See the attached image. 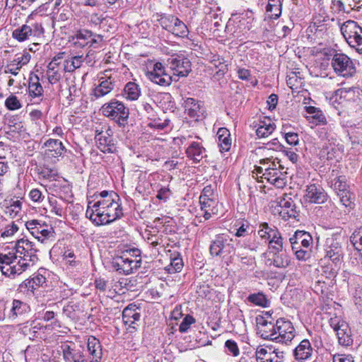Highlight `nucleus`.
Masks as SVG:
<instances>
[{"mask_svg":"<svg viewBox=\"0 0 362 362\" xmlns=\"http://www.w3.org/2000/svg\"><path fill=\"white\" fill-rule=\"evenodd\" d=\"M91 204V202L88 203L86 215L96 225L109 223L122 214L120 205L114 197L99 200L93 205Z\"/></svg>","mask_w":362,"mask_h":362,"instance_id":"1","label":"nucleus"},{"mask_svg":"<svg viewBox=\"0 0 362 362\" xmlns=\"http://www.w3.org/2000/svg\"><path fill=\"white\" fill-rule=\"evenodd\" d=\"M341 32L352 47L362 53V28L353 21H348L341 26Z\"/></svg>","mask_w":362,"mask_h":362,"instance_id":"2","label":"nucleus"},{"mask_svg":"<svg viewBox=\"0 0 362 362\" xmlns=\"http://www.w3.org/2000/svg\"><path fill=\"white\" fill-rule=\"evenodd\" d=\"M103 114L115 119L120 122V121H125L129 117V110L124 105L116 100H112L108 103L104 104L101 107Z\"/></svg>","mask_w":362,"mask_h":362,"instance_id":"3","label":"nucleus"},{"mask_svg":"<svg viewBox=\"0 0 362 362\" xmlns=\"http://www.w3.org/2000/svg\"><path fill=\"white\" fill-rule=\"evenodd\" d=\"M334 71L342 76H351L355 70L351 60L344 54H336L332 59Z\"/></svg>","mask_w":362,"mask_h":362,"instance_id":"4","label":"nucleus"},{"mask_svg":"<svg viewBox=\"0 0 362 362\" xmlns=\"http://www.w3.org/2000/svg\"><path fill=\"white\" fill-rule=\"evenodd\" d=\"M330 326L336 332L340 344L348 346L352 342V339L351 338V329L345 321L335 317L334 318H331Z\"/></svg>","mask_w":362,"mask_h":362,"instance_id":"5","label":"nucleus"},{"mask_svg":"<svg viewBox=\"0 0 362 362\" xmlns=\"http://www.w3.org/2000/svg\"><path fill=\"white\" fill-rule=\"evenodd\" d=\"M167 62L177 76H187L191 71V63L184 57L173 55Z\"/></svg>","mask_w":362,"mask_h":362,"instance_id":"6","label":"nucleus"},{"mask_svg":"<svg viewBox=\"0 0 362 362\" xmlns=\"http://www.w3.org/2000/svg\"><path fill=\"white\" fill-rule=\"evenodd\" d=\"M146 76L151 81L160 86H169L173 80L170 75L165 73L161 63L155 64L153 71L147 72Z\"/></svg>","mask_w":362,"mask_h":362,"instance_id":"7","label":"nucleus"},{"mask_svg":"<svg viewBox=\"0 0 362 362\" xmlns=\"http://www.w3.org/2000/svg\"><path fill=\"white\" fill-rule=\"evenodd\" d=\"M275 328L277 332L276 340L286 343L291 341L294 337V328L289 321H285L281 319L276 322Z\"/></svg>","mask_w":362,"mask_h":362,"instance_id":"8","label":"nucleus"},{"mask_svg":"<svg viewBox=\"0 0 362 362\" xmlns=\"http://www.w3.org/2000/svg\"><path fill=\"white\" fill-rule=\"evenodd\" d=\"M63 356L68 362H84L82 347L72 344H65L62 346Z\"/></svg>","mask_w":362,"mask_h":362,"instance_id":"9","label":"nucleus"},{"mask_svg":"<svg viewBox=\"0 0 362 362\" xmlns=\"http://www.w3.org/2000/svg\"><path fill=\"white\" fill-rule=\"evenodd\" d=\"M327 194L324 189L315 185L308 186L304 196L306 202L318 204L324 203L327 200Z\"/></svg>","mask_w":362,"mask_h":362,"instance_id":"10","label":"nucleus"},{"mask_svg":"<svg viewBox=\"0 0 362 362\" xmlns=\"http://www.w3.org/2000/svg\"><path fill=\"white\" fill-rule=\"evenodd\" d=\"M128 254H130V252L127 251L126 253L117 259L116 262L118 266L117 269L122 270V272L126 274L131 273L134 269L139 267L141 264L140 259H130L128 257Z\"/></svg>","mask_w":362,"mask_h":362,"instance_id":"11","label":"nucleus"},{"mask_svg":"<svg viewBox=\"0 0 362 362\" xmlns=\"http://www.w3.org/2000/svg\"><path fill=\"white\" fill-rule=\"evenodd\" d=\"M16 259V255L13 253L0 254V270L4 275L10 276L16 274V269L13 264Z\"/></svg>","mask_w":362,"mask_h":362,"instance_id":"12","label":"nucleus"},{"mask_svg":"<svg viewBox=\"0 0 362 362\" xmlns=\"http://www.w3.org/2000/svg\"><path fill=\"white\" fill-rule=\"evenodd\" d=\"M292 250L299 249L300 245L303 248H308L313 242L311 235L305 231H296L289 239Z\"/></svg>","mask_w":362,"mask_h":362,"instance_id":"13","label":"nucleus"},{"mask_svg":"<svg viewBox=\"0 0 362 362\" xmlns=\"http://www.w3.org/2000/svg\"><path fill=\"white\" fill-rule=\"evenodd\" d=\"M45 154L48 158H57L61 156L65 151L62 141L57 139H49L45 144Z\"/></svg>","mask_w":362,"mask_h":362,"instance_id":"14","label":"nucleus"},{"mask_svg":"<svg viewBox=\"0 0 362 362\" xmlns=\"http://www.w3.org/2000/svg\"><path fill=\"white\" fill-rule=\"evenodd\" d=\"M16 251L17 254L23 255L24 258L29 257L31 261L32 258L35 257L37 250L34 247L32 242L22 238L17 241Z\"/></svg>","mask_w":362,"mask_h":362,"instance_id":"15","label":"nucleus"},{"mask_svg":"<svg viewBox=\"0 0 362 362\" xmlns=\"http://www.w3.org/2000/svg\"><path fill=\"white\" fill-rule=\"evenodd\" d=\"M327 257H329L333 262L337 264L340 261L341 256V248L333 237L327 238Z\"/></svg>","mask_w":362,"mask_h":362,"instance_id":"16","label":"nucleus"},{"mask_svg":"<svg viewBox=\"0 0 362 362\" xmlns=\"http://www.w3.org/2000/svg\"><path fill=\"white\" fill-rule=\"evenodd\" d=\"M100 81L99 85L93 90V95L96 98L105 96L114 88V80L111 76L105 75L100 78Z\"/></svg>","mask_w":362,"mask_h":362,"instance_id":"17","label":"nucleus"},{"mask_svg":"<svg viewBox=\"0 0 362 362\" xmlns=\"http://www.w3.org/2000/svg\"><path fill=\"white\" fill-rule=\"evenodd\" d=\"M30 310L29 305L19 300H13L12 306L8 311V317L11 321H14L18 317Z\"/></svg>","mask_w":362,"mask_h":362,"instance_id":"18","label":"nucleus"},{"mask_svg":"<svg viewBox=\"0 0 362 362\" xmlns=\"http://www.w3.org/2000/svg\"><path fill=\"white\" fill-rule=\"evenodd\" d=\"M186 153L189 158L196 163L199 162L206 156L205 148L200 143L196 141L192 142L189 145L186 150Z\"/></svg>","mask_w":362,"mask_h":362,"instance_id":"19","label":"nucleus"},{"mask_svg":"<svg viewBox=\"0 0 362 362\" xmlns=\"http://www.w3.org/2000/svg\"><path fill=\"white\" fill-rule=\"evenodd\" d=\"M202 211H204L205 220H208L212 215H217L219 211V204L214 199H207L200 201Z\"/></svg>","mask_w":362,"mask_h":362,"instance_id":"20","label":"nucleus"},{"mask_svg":"<svg viewBox=\"0 0 362 362\" xmlns=\"http://www.w3.org/2000/svg\"><path fill=\"white\" fill-rule=\"evenodd\" d=\"M139 308L136 305L130 304L125 308L122 312V318L125 324L132 326L140 317V313L138 311Z\"/></svg>","mask_w":362,"mask_h":362,"instance_id":"21","label":"nucleus"},{"mask_svg":"<svg viewBox=\"0 0 362 362\" xmlns=\"http://www.w3.org/2000/svg\"><path fill=\"white\" fill-rule=\"evenodd\" d=\"M98 147L101 151L112 152L113 150L114 144H112V138L107 135V132H100L95 136Z\"/></svg>","mask_w":362,"mask_h":362,"instance_id":"22","label":"nucleus"},{"mask_svg":"<svg viewBox=\"0 0 362 362\" xmlns=\"http://www.w3.org/2000/svg\"><path fill=\"white\" fill-rule=\"evenodd\" d=\"M258 332L264 339L276 340L277 332L272 322H264L258 328Z\"/></svg>","mask_w":362,"mask_h":362,"instance_id":"23","label":"nucleus"},{"mask_svg":"<svg viewBox=\"0 0 362 362\" xmlns=\"http://www.w3.org/2000/svg\"><path fill=\"white\" fill-rule=\"evenodd\" d=\"M313 353V349L308 340H303L295 349V356L297 360H305Z\"/></svg>","mask_w":362,"mask_h":362,"instance_id":"24","label":"nucleus"},{"mask_svg":"<svg viewBox=\"0 0 362 362\" xmlns=\"http://www.w3.org/2000/svg\"><path fill=\"white\" fill-rule=\"evenodd\" d=\"M165 26L166 29L171 31L175 35H185L187 33L186 25L178 18L173 16L170 18V24L166 25Z\"/></svg>","mask_w":362,"mask_h":362,"instance_id":"25","label":"nucleus"},{"mask_svg":"<svg viewBox=\"0 0 362 362\" xmlns=\"http://www.w3.org/2000/svg\"><path fill=\"white\" fill-rule=\"evenodd\" d=\"M88 349L93 356V359L90 362H99V359H100L102 356V350L99 341L95 337L88 339Z\"/></svg>","mask_w":362,"mask_h":362,"instance_id":"26","label":"nucleus"},{"mask_svg":"<svg viewBox=\"0 0 362 362\" xmlns=\"http://www.w3.org/2000/svg\"><path fill=\"white\" fill-rule=\"evenodd\" d=\"M275 129V124L269 119L262 121L256 130L257 136L259 138H265L270 135Z\"/></svg>","mask_w":362,"mask_h":362,"instance_id":"27","label":"nucleus"},{"mask_svg":"<svg viewBox=\"0 0 362 362\" xmlns=\"http://www.w3.org/2000/svg\"><path fill=\"white\" fill-rule=\"evenodd\" d=\"M273 259L270 264L278 268H285L290 264V258L285 251L272 253Z\"/></svg>","mask_w":362,"mask_h":362,"instance_id":"28","label":"nucleus"},{"mask_svg":"<svg viewBox=\"0 0 362 362\" xmlns=\"http://www.w3.org/2000/svg\"><path fill=\"white\" fill-rule=\"evenodd\" d=\"M184 106L185 111L191 117H199L201 113V106L196 103L193 98H188L185 100Z\"/></svg>","mask_w":362,"mask_h":362,"instance_id":"29","label":"nucleus"},{"mask_svg":"<svg viewBox=\"0 0 362 362\" xmlns=\"http://www.w3.org/2000/svg\"><path fill=\"white\" fill-rule=\"evenodd\" d=\"M33 34L32 28L28 25H23L21 28H16L12 33L13 38L19 42L28 40Z\"/></svg>","mask_w":362,"mask_h":362,"instance_id":"30","label":"nucleus"},{"mask_svg":"<svg viewBox=\"0 0 362 362\" xmlns=\"http://www.w3.org/2000/svg\"><path fill=\"white\" fill-rule=\"evenodd\" d=\"M277 206L285 211L284 214H287L290 216L293 215L291 212L293 211L295 204L289 196L284 194V197L279 198Z\"/></svg>","mask_w":362,"mask_h":362,"instance_id":"31","label":"nucleus"},{"mask_svg":"<svg viewBox=\"0 0 362 362\" xmlns=\"http://www.w3.org/2000/svg\"><path fill=\"white\" fill-rule=\"evenodd\" d=\"M259 163L264 168V173H269V171L272 170V169L276 167L285 169V167L281 164V160L278 158H266L260 160Z\"/></svg>","mask_w":362,"mask_h":362,"instance_id":"32","label":"nucleus"},{"mask_svg":"<svg viewBox=\"0 0 362 362\" xmlns=\"http://www.w3.org/2000/svg\"><path fill=\"white\" fill-rule=\"evenodd\" d=\"M260 229L258 230V235L263 240H271L272 238H276L279 235V232L270 228L268 224L264 223L261 224Z\"/></svg>","mask_w":362,"mask_h":362,"instance_id":"33","label":"nucleus"},{"mask_svg":"<svg viewBox=\"0 0 362 362\" xmlns=\"http://www.w3.org/2000/svg\"><path fill=\"white\" fill-rule=\"evenodd\" d=\"M57 64L54 62H49L47 66V78L50 83H57L61 78V74L58 72Z\"/></svg>","mask_w":362,"mask_h":362,"instance_id":"34","label":"nucleus"},{"mask_svg":"<svg viewBox=\"0 0 362 362\" xmlns=\"http://www.w3.org/2000/svg\"><path fill=\"white\" fill-rule=\"evenodd\" d=\"M124 92L126 98L132 100H136L140 95L138 86L133 82H129L126 85Z\"/></svg>","mask_w":362,"mask_h":362,"instance_id":"35","label":"nucleus"},{"mask_svg":"<svg viewBox=\"0 0 362 362\" xmlns=\"http://www.w3.org/2000/svg\"><path fill=\"white\" fill-rule=\"evenodd\" d=\"M267 11L272 13L271 18H277L281 12V4L280 0H269L267 6Z\"/></svg>","mask_w":362,"mask_h":362,"instance_id":"36","label":"nucleus"},{"mask_svg":"<svg viewBox=\"0 0 362 362\" xmlns=\"http://www.w3.org/2000/svg\"><path fill=\"white\" fill-rule=\"evenodd\" d=\"M227 241L226 239H224L223 237L219 236L218 237L211 245L210 247V252L214 255H219L221 252L223 250L225 247L224 243Z\"/></svg>","mask_w":362,"mask_h":362,"instance_id":"37","label":"nucleus"},{"mask_svg":"<svg viewBox=\"0 0 362 362\" xmlns=\"http://www.w3.org/2000/svg\"><path fill=\"white\" fill-rule=\"evenodd\" d=\"M287 174L286 169H282L281 168H274L272 169V170L269 171V173H264L262 175L260 176V178L265 179L267 181L272 180V178H277L281 176L286 175Z\"/></svg>","mask_w":362,"mask_h":362,"instance_id":"38","label":"nucleus"},{"mask_svg":"<svg viewBox=\"0 0 362 362\" xmlns=\"http://www.w3.org/2000/svg\"><path fill=\"white\" fill-rule=\"evenodd\" d=\"M51 228H48V227L46 226L45 228V226L39 223V226H37L34 230H32V235L42 242L44 238L48 237L51 233Z\"/></svg>","mask_w":362,"mask_h":362,"instance_id":"39","label":"nucleus"},{"mask_svg":"<svg viewBox=\"0 0 362 362\" xmlns=\"http://www.w3.org/2000/svg\"><path fill=\"white\" fill-rule=\"evenodd\" d=\"M35 81L33 78L30 79V82L29 84V93L30 95L37 97L42 94L43 89L42 86L39 83L38 77L35 76Z\"/></svg>","mask_w":362,"mask_h":362,"instance_id":"40","label":"nucleus"},{"mask_svg":"<svg viewBox=\"0 0 362 362\" xmlns=\"http://www.w3.org/2000/svg\"><path fill=\"white\" fill-rule=\"evenodd\" d=\"M269 253H275L283 251L282 239L280 235H276V238H272L269 242Z\"/></svg>","mask_w":362,"mask_h":362,"instance_id":"41","label":"nucleus"},{"mask_svg":"<svg viewBox=\"0 0 362 362\" xmlns=\"http://www.w3.org/2000/svg\"><path fill=\"white\" fill-rule=\"evenodd\" d=\"M22 332L30 339H34L35 337H37L38 332L37 327L34 325V322L25 324L22 328Z\"/></svg>","mask_w":362,"mask_h":362,"instance_id":"42","label":"nucleus"},{"mask_svg":"<svg viewBox=\"0 0 362 362\" xmlns=\"http://www.w3.org/2000/svg\"><path fill=\"white\" fill-rule=\"evenodd\" d=\"M248 300L256 305L267 307V299L262 293L257 294H252L250 295L247 298Z\"/></svg>","mask_w":362,"mask_h":362,"instance_id":"43","label":"nucleus"},{"mask_svg":"<svg viewBox=\"0 0 362 362\" xmlns=\"http://www.w3.org/2000/svg\"><path fill=\"white\" fill-rule=\"evenodd\" d=\"M211 68L218 69L217 74L221 73V74H223L228 70V65L225 63L224 59L219 57H214L211 60Z\"/></svg>","mask_w":362,"mask_h":362,"instance_id":"44","label":"nucleus"},{"mask_svg":"<svg viewBox=\"0 0 362 362\" xmlns=\"http://www.w3.org/2000/svg\"><path fill=\"white\" fill-rule=\"evenodd\" d=\"M350 241L358 250H362V229L355 230L350 237Z\"/></svg>","mask_w":362,"mask_h":362,"instance_id":"45","label":"nucleus"},{"mask_svg":"<svg viewBox=\"0 0 362 362\" xmlns=\"http://www.w3.org/2000/svg\"><path fill=\"white\" fill-rule=\"evenodd\" d=\"M21 209V203L19 201L15 202L10 206L6 208V213L9 215L11 218L16 217Z\"/></svg>","mask_w":362,"mask_h":362,"instance_id":"46","label":"nucleus"},{"mask_svg":"<svg viewBox=\"0 0 362 362\" xmlns=\"http://www.w3.org/2000/svg\"><path fill=\"white\" fill-rule=\"evenodd\" d=\"M333 186L337 194L344 192V191H348L344 177H338L333 183Z\"/></svg>","mask_w":362,"mask_h":362,"instance_id":"47","label":"nucleus"},{"mask_svg":"<svg viewBox=\"0 0 362 362\" xmlns=\"http://www.w3.org/2000/svg\"><path fill=\"white\" fill-rule=\"evenodd\" d=\"M339 3L340 9L347 13L358 7L355 0H344V1H339Z\"/></svg>","mask_w":362,"mask_h":362,"instance_id":"48","label":"nucleus"},{"mask_svg":"<svg viewBox=\"0 0 362 362\" xmlns=\"http://www.w3.org/2000/svg\"><path fill=\"white\" fill-rule=\"evenodd\" d=\"M18 230V226L12 222L11 225H8L6 227L4 232L1 233V237L3 238H9L13 236Z\"/></svg>","mask_w":362,"mask_h":362,"instance_id":"49","label":"nucleus"},{"mask_svg":"<svg viewBox=\"0 0 362 362\" xmlns=\"http://www.w3.org/2000/svg\"><path fill=\"white\" fill-rule=\"evenodd\" d=\"M338 196L340 197L341 202L345 206H351V194L349 191H344V192L338 193Z\"/></svg>","mask_w":362,"mask_h":362,"instance_id":"50","label":"nucleus"},{"mask_svg":"<svg viewBox=\"0 0 362 362\" xmlns=\"http://www.w3.org/2000/svg\"><path fill=\"white\" fill-rule=\"evenodd\" d=\"M317 272L321 273L322 277L317 280V283L320 284H325V281L323 279V276H325V279H329L332 276H334V272H332L331 270L329 269V267H321L320 269H317Z\"/></svg>","mask_w":362,"mask_h":362,"instance_id":"51","label":"nucleus"},{"mask_svg":"<svg viewBox=\"0 0 362 362\" xmlns=\"http://www.w3.org/2000/svg\"><path fill=\"white\" fill-rule=\"evenodd\" d=\"M194 322H195V320L192 316H190V315L185 316L180 325V328H179L180 331L181 332H186L189 329V326L192 324H193Z\"/></svg>","mask_w":362,"mask_h":362,"instance_id":"52","label":"nucleus"},{"mask_svg":"<svg viewBox=\"0 0 362 362\" xmlns=\"http://www.w3.org/2000/svg\"><path fill=\"white\" fill-rule=\"evenodd\" d=\"M218 143L222 151H227L229 150L231 145V140L230 136H221L218 138Z\"/></svg>","mask_w":362,"mask_h":362,"instance_id":"53","label":"nucleus"},{"mask_svg":"<svg viewBox=\"0 0 362 362\" xmlns=\"http://www.w3.org/2000/svg\"><path fill=\"white\" fill-rule=\"evenodd\" d=\"M6 105L9 110H16L21 107L20 102L16 96H11L7 98Z\"/></svg>","mask_w":362,"mask_h":362,"instance_id":"54","label":"nucleus"},{"mask_svg":"<svg viewBox=\"0 0 362 362\" xmlns=\"http://www.w3.org/2000/svg\"><path fill=\"white\" fill-rule=\"evenodd\" d=\"M278 188H283L286 184V175L268 181Z\"/></svg>","mask_w":362,"mask_h":362,"instance_id":"55","label":"nucleus"},{"mask_svg":"<svg viewBox=\"0 0 362 362\" xmlns=\"http://www.w3.org/2000/svg\"><path fill=\"white\" fill-rule=\"evenodd\" d=\"M333 362H354L351 355L336 354L333 356Z\"/></svg>","mask_w":362,"mask_h":362,"instance_id":"56","label":"nucleus"},{"mask_svg":"<svg viewBox=\"0 0 362 362\" xmlns=\"http://www.w3.org/2000/svg\"><path fill=\"white\" fill-rule=\"evenodd\" d=\"M269 356V352H267V350L264 348L257 349L256 351V359L257 362H261Z\"/></svg>","mask_w":362,"mask_h":362,"instance_id":"57","label":"nucleus"},{"mask_svg":"<svg viewBox=\"0 0 362 362\" xmlns=\"http://www.w3.org/2000/svg\"><path fill=\"white\" fill-rule=\"evenodd\" d=\"M288 144L296 145L298 143V135L296 133H287L285 136Z\"/></svg>","mask_w":362,"mask_h":362,"instance_id":"58","label":"nucleus"},{"mask_svg":"<svg viewBox=\"0 0 362 362\" xmlns=\"http://www.w3.org/2000/svg\"><path fill=\"white\" fill-rule=\"evenodd\" d=\"M226 346L228 349V350L232 353L234 356H236L239 354V350L237 346V344L230 340H228L226 342Z\"/></svg>","mask_w":362,"mask_h":362,"instance_id":"59","label":"nucleus"},{"mask_svg":"<svg viewBox=\"0 0 362 362\" xmlns=\"http://www.w3.org/2000/svg\"><path fill=\"white\" fill-rule=\"evenodd\" d=\"M25 258L21 262L19 261L16 264H14L15 269H16V274H20L24 272L28 267V264L25 262Z\"/></svg>","mask_w":362,"mask_h":362,"instance_id":"60","label":"nucleus"},{"mask_svg":"<svg viewBox=\"0 0 362 362\" xmlns=\"http://www.w3.org/2000/svg\"><path fill=\"white\" fill-rule=\"evenodd\" d=\"M272 356H274V361L276 362H283L284 358V352L283 351H279V349H276L272 352H270Z\"/></svg>","mask_w":362,"mask_h":362,"instance_id":"61","label":"nucleus"},{"mask_svg":"<svg viewBox=\"0 0 362 362\" xmlns=\"http://www.w3.org/2000/svg\"><path fill=\"white\" fill-rule=\"evenodd\" d=\"M213 194V191L210 186H207L204 188L202 193L200 196V201L202 200H206L207 199H212L210 197Z\"/></svg>","mask_w":362,"mask_h":362,"instance_id":"62","label":"nucleus"},{"mask_svg":"<svg viewBox=\"0 0 362 362\" xmlns=\"http://www.w3.org/2000/svg\"><path fill=\"white\" fill-rule=\"evenodd\" d=\"M170 194V191L168 188H161L156 196L160 200H166Z\"/></svg>","mask_w":362,"mask_h":362,"instance_id":"63","label":"nucleus"},{"mask_svg":"<svg viewBox=\"0 0 362 362\" xmlns=\"http://www.w3.org/2000/svg\"><path fill=\"white\" fill-rule=\"evenodd\" d=\"M93 37V33L89 30L80 31L76 35L78 40H88Z\"/></svg>","mask_w":362,"mask_h":362,"instance_id":"64","label":"nucleus"}]
</instances>
